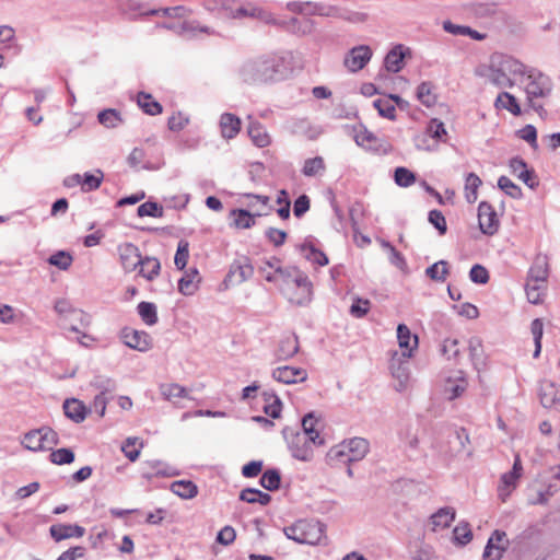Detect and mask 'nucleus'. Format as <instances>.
Returning <instances> with one entry per match:
<instances>
[{"label":"nucleus","mask_w":560,"mask_h":560,"mask_svg":"<svg viewBox=\"0 0 560 560\" xmlns=\"http://www.w3.org/2000/svg\"><path fill=\"white\" fill-rule=\"evenodd\" d=\"M291 52H271L247 60L240 69L241 79L248 84H265L284 80L292 72Z\"/></svg>","instance_id":"1"},{"label":"nucleus","mask_w":560,"mask_h":560,"mask_svg":"<svg viewBox=\"0 0 560 560\" xmlns=\"http://www.w3.org/2000/svg\"><path fill=\"white\" fill-rule=\"evenodd\" d=\"M477 75L486 78L500 89L513 88L525 75V65L512 56L492 54L489 65L477 70Z\"/></svg>","instance_id":"2"},{"label":"nucleus","mask_w":560,"mask_h":560,"mask_svg":"<svg viewBox=\"0 0 560 560\" xmlns=\"http://www.w3.org/2000/svg\"><path fill=\"white\" fill-rule=\"evenodd\" d=\"M276 273L279 277L278 287L282 293L287 285L290 288L300 287L302 296L300 299L292 298V304L303 306L311 302L313 284L305 272L295 266L282 267L281 265H278L276 267Z\"/></svg>","instance_id":"3"},{"label":"nucleus","mask_w":560,"mask_h":560,"mask_svg":"<svg viewBox=\"0 0 560 560\" xmlns=\"http://www.w3.org/2000/svg\"><path fill=\"white\" fill-rule=\"evenodd\" d=\"M527 80L525 93L529 106L537 113L544 112L542 104L538 103V98H546L551 94L552 81L541 71L525 66V75Z\"/></svg>","instance_id":"4"},{"label":"nucleus","mask_w":560,"mask_h":560,"mask_svg":"<svg viewBox=\"0 0 560 560\" xmlns=\"http://www.w3.org/2000/svg\"><path fill=\"white\" fill-rule=\"evenodd\" d=\"M283 435L291 456L304 463L313 459L315 446H320L325 443V440H315L307 435V433L288 428L283 430Z\"/></svg>","instance_id":"5"},{"label":"nucleus","mask_w":560,"mask_h":560,"mask_svg":"<svg viewBox=\"0 0 560 560\" xmlns=\"http://www.w3.org/2000/svg\"><path fill=\"white\" fill-rule=\"evenodd\" d=\"M283 532L287 538L299 544L315 545L322 537V529L318 523L303 520L284 527Z\"/></svg>","instance_id":"6"},{"label":"nucleus","mask_w":560,"mask_h":560,"mask_svg":"<svg viewBox=\"0 0 560 560\" xmlns=\"http://www.w3.org/2000/svg\"><path fill=\"white\" fill-rule=\"evenodd\" d=\"M523 474V466L518 455L515 456L513 467L510 471L504 472L500 478L498 486V498L505 502L511 493L516 489L518 479Z\"/></svg>","instance_id":"7"},{"label":"nucleus","mask_w":560,"mask_h":560,"mask_svg":"<svg viewBox=\"0 0 560 560\" xmlns=\"http://www.w3.org/2000/svg\"><path fill=\"white\" fill-rule=\"evenodd\" d=\"M253 275L254 267L252 266L249 259L247 257H242L232 262L223 283L226 287L241 284L252 278Z\"/></svg>","instance_id":"8"},{"label":"nucleus","mask_w":560,"mask_h":560,"mask_svg":"<svg viewBox=\"0 0 560 560\" xmlns=\"http://www.w3.org/2000/svg\"><path fill=\"white\" fill-rule=\"evenodd\" d=\"M373 51L368 45H359L351 48L345 57V67L350 72H358L362 70L371 60Z\"/></svg>","instance_id":"9"},{"label":"nucleus","mask_w":560,"mask_h":560,"mask_svg":"<svg viewBox=\"0 0 560 560\" xmlns=\"http://www.w3.org/2000/svg\"><path fill=\"white\" fill-rule=\"evenodd\" d=\"M508 547L509 539L506 538V533L500 529H495L487 541L482 553V559L501 560Z\"/></svg>","instance_id":"10"},{"label":"nucleus","mask_w":560,"mask_h":560,"mask_svg":"<svg viewBox=\"0 0 560 560\" xmlns=\"http://www.w3.org/2000/svg\"><path fill=\"white\" fill-rule=\"evenodd\" d=\"M346 128L349 130V135L352 136L357 145L365 150L378 151V138L372 131H370L364 125L357 124L353 126H346Z\"/></svg>","instance_id":"11"},{"label":"nucleus","mask_w":560,"mask_h":560,"mask_svg":"<svg viewBox=\"0 0 560 560\" xmlns=\"http://www.w3.org/2000/svg\"><path fill=\"white\" fill-rule=\"evenodd\" d=\"M229 15L233 19H245V18L255 19V20H259L266 24H275L276 23L275 18L272 16V14L269 11L262 9L261 7L253 4V3H246V4H243L234 10H231Z\"/></svg>","instance_id":"12"},{"label":"nucleus","mask_w":560,"mask_h":560,"mask_svg":"<svg viewBox=\"0 0 560 560\" xmlns=\"http://www.w3.org/2000/svg\"><path fill=\"white\" fill-rule=\"evenodd\" d=\"M478 222L480 231L486 235H493L499 229L498 215L487 201H481L478 206Z\"/></svg>","instance_id":"13"},{"label":"nucleus","mask_w":560,"mask_h":560,"mask_svg":"<svg viewBox=\"0 0 560 560\" xmlns=\"http://www.w3.org/2000/svg\"><path fill=\"white\" fill-rule=\"evenodd\" d=\"M117 252L125 272H132L138 268L142 257L138 246L129 242L122 243L118 245Z\"/></svg>","instance_id":"14"},{"label":"nucleus","mask_w":560,"mask_h":560,"mask_svg":"<svg viewBox=\"0 0 560 560\" xmlns=\"http://www.w3.org/2000/svg\"><path fill=\"white\" fill-rule=\"evenodd\" d=\"M271 376L279 383L291 385L306 381L307 372L302 368L283 365L273 369Z\"/></svg>","instance_id":"15"},{"label":"nucleus","mask_w":560,"mask_h":560,"mask_svg":"<svg viewBox=\"0 0 560 560\" xmlns=\"http://www.w3.org/2000/svg\"><path fill=\"white\" fill-rule=\"evenodd\" d=\"M119 8L125 13L129 14V16L132 19L136 18L138 14L139 15H155L161 12V10H150L147 12H140L141 5L133 0H119ZM182 11H183L182 7L166 8V9L162 10L163 14L170 15V16L179 15V12H182Z\"/></svg>","instance_id":"16"},{"label":"nucleus","mask_w":560,"mask_h":560,"mask_svg":"<svg viewBox=\"0 0 560 560\" xmlns=\"http://www.w3.org/2000/svg\"><path fill=\"white\" fill-rule=\"evenodd\" d=\"M121 339L124 343L131 349L141 352L150 349V336L144 331L124 328L121 330Z\"/></svg>","instance_id":"17"},{"label":"nucleus","mask_w":560,"mask_h":560,"mask_svg":"<svg viewBox=\"0 0 560 560\" xmlns=\"http://www.w3.org/2000/svg\"><path fill=\"white\" fill-rule=\"evenodd\" d=\"M51 538L59 542L69 538H80L85 534V528L78 524H54L49 527Z\"/></svg>","instance_id":"18"},{"label":"nucleus","mask_w":560,"mask_h":560,"mask_svg":"<svg viewBox=\"0 0 560 560\" xmlns=\"http://www.w3.org/2000/svg\"><path fill=\"white\" fill-rule=\"evenodd\" d=\"M397 339L398 345L402 351V357L409 359L413 354V350L418 347V336L412 335L410 329L405 324H399L397 326Z\"/></svg>","instance_id":"19"},{"label":"nucleus","mask_w":560,"mask_h":560,"mask_svg":"<svg viewBox=\"0 0 560 560\" xmlns=\"http://www.w3.org/2000/svg\"><path fill=\"white\" fill-rule=\"evenodd\" d=\"M455 510L451 506L439 509L430 517V526L433 532L447 528L455 520Z\"/></svg>","instance_id":"20"},{"label":"nucleus","mask_w":560,"mask_h":560,"mask_svg":"<svg viewBox=\"0 0 560 560\" xmlns=\"http://www.w3.org/2000/svg\"><path fill=\"white\" fill-rule=\"evenodd\" d=\"M200 281L201 278L197 268H190L178 280V291L186 296L192 295L199 289Z\"/></svg>","instance_id":"21"},{"label":"nucleus","mask_w":560,"mask_h":560,"mask_svg":"<svg viewBox=\"0 0 560 560\" xmlns=\"http://www.w3.org/2000/svg\"><path fill=\"white\" fill-rule=\"evenodd\" d=\"M299 349L298 336L295 334H289L281 338L276 355L278 360H289L299 352Z\"/></svg>","instance_id":"22"},{"label":"nucleus","mask_w":560,"mask_h":560,"mask_svg":"<svg viewBox=\"0 0 560 560\" xmlns=\"http://www.w3.org/2000/svg\"><path fill=\"white\" fill-rule=\"evenodd\" d=\"M241 119L231 113H224L220 117V130L224 139H233L241 130Z\"/></svg>","instance_id":"23"},{"label":"nucleus","mask_w":560,"mask_h":560,"mask_svg":"<svg viewBox=\"0 0 560 560\" xmlns=\"http://www.w3.org/2000/svg\"><path fill=\"white\" fill-rule=\"evenodd\" d=\"M139 276L148 281H153L161 271V262L156 257L145 256L141 257L139 262Z\"/></svg>","instance_id":"24"},{"label":"nucleus","mask_w":560,"mask_h":560,"mask_svg":"<svg viewBox=\"0 0 560 560\" xmlns=\"http://www.w3.org/2000/svg\"><path fill=\"white\" fill-rule=\"evenodd\" d=\"M65 415L75 423H81L86 418V407L75 398L66 399L63 402Z\"/></svg>","instance_id":"25"},{"label":"nucleus","mask_w":560,"mask_h":560,"mask_svg":"<svg viewBox=\"0 0 560 560\" xmlns=\"http://www.w3.org/2000/svg\"><path fill=\"white\" fill-rule=\"evenodd\" d=\"M343 443L347 445L346 447L352 462L361 460L369 452L370 444L363 438H353Z\"/></svg>","instance_id":"26"},{"label":"nucleus","mask_w":560,"mask_h":560,"mask_svg":"<svg viewBox=\"0 0 560 560\" xmlns=\"http://www.w3.org/2000/svg\"><path fill=\"white\" fill-rule=\"evenodd\" d=\"M171 491L182 499L189 500L198 494V487L191 480H176L171 483Z\"/></svg>","instance_id":"27"},{"label":"nucleus","mask_w":560,"mask_h":560,"mask_svg":"<svg viewBox=\"0 0 560 560\" xmlns=\"http://www.w3.org/2000/svg\"><path fill=\"white\" fill-rule=\"evenodd\" d=\"M494 107L498 109H505L514 116H520L522 113L517 100L509 92H501L497 96L494 101Z\"/></svg>","instance_id":"28"},{"label":"nucleus","mask_w":560,"mask_h":560,"mask_svg":"<svg viewBox=\"0 0 560 560\" xmlns=\"http://www.w3.org/2000/svg\"><path fill=\"white\" fill-rule=\"evenodd\" d=\"M416 96L418 101L425 107H432L438 102V95L434 92V85L429 81H424L418 85Z\"/></svg>","instance_id":"29"},{"label":"nucleus","mask_w":560,"mask_h":560,"mask_svg":"<svg viewBox=\"0 0 560 560\" xmlns=\"http://www.w3.org/2000/svg\"><path fill=\"white\" fill-rule=\"evenodd\" d=\"M247 131L252 141L258 148H265L270 144V137L260 122L250 121Z\"/></svg>","instance_id":"30"},{"label":"nucleus","mask_w":560,"mask_h":560,"mask_svg":"<svg viewBox=\"0 0 560 560\" xmlns=\"http://www.w3.org/2000/svg\"><path fill=\"white\" fill-rule=\"evenodd\" d=\"M402 46L398 45L392 50L387 52L384 59V66L387 71L397 73L401 70L404 65V52L401 50Z\"/></svg>","instance_id":"31"},{"label":"nucleus","mask_w":560,"mask_h":560,"mask_svg":"<svg viewBox=\"0 0 560 560\" xmlns=\"http://www.w3.org/2000/svg\"><path fill=\"white\" fill-rule=\"evenodd\" d=\"M347 445L342 442L339 445L332 446L326 454V462L330 466H336L340 463L347 464L351 463L350 454L347 451Z\"/></svg>","instance_id":"32"},{"label":"nucleus","mask_w":560,"mask_h":560,"mask_svg":"<svg viewBox=\"0 0 560 560\" xmlns=\"http://www.w3.org/2000/svg\"><path fill=\"white\" fill-rule=\"evenodd\" d=\"M240 500L252 504L259 503L260 505H267L270 503L271 497L256 488H246L241 491Z\"/></svg>","instance_id":"33"},{"label":"nucleus","mask_w":560,"mask_h":560,"mask_svg":"<svg viewBox=\"0 0 560 560\" xmlns=\"http://www.w3.org/2000/svg\"><path fill=\"white\" fill-rule=\"evenodd\" d=\"M540 402L545 408L556 407L560 401V398L557 397V388L553 383L545 382L540 386Z\"/></svg>","instance_id":"34"},{"label":"nucleus","mask_w":560,"mask_h":560,"mask_svg":"<svg viewBox=\"0 0 560 560\" xmlns=\"http://www.w3.org/2000/svg\"><path fill=\"white\" fill-rule=\"evenodd\" d=\"M443 28L450 34L469 36L476 40H482L486 37L485 34H481L469 26L453 24L451 21H445L443 23Z\"/></svg>","instance_id":"35"},{"label":"nucleus","mask_w":560,"mask_h":560,"mask_svg":"<svg viewBox=\"0 0 560 560\" xmlns=\"http://www.w3.org/2000/svg\"><path fill=\"white\" fill-rule=\"evenodd\" d=\"M139 107L148 115L155 116L162 113V105L152 95L140 92L137 96Z\"/></svg>","instance_id":"36"},{"label":"nucleus","mask_w":560,"mask_h":560,"mask_svg":"<svg viewBox=\"0 0 560 560\" xmlns=\"http://www.w3.org/2000/svg\"><path fill=\"white\" fill-rule=\"evenodd\" d=\"M325 171L326 165L322 156L306 159L302 167V174L306 177L323 175Z\"/></svg>","instance_id":"37"},{"label":"nucleus","mask_w":560,"mask_h":560,"mask_svg":"<svg viewBox=\"0 0 560 560\" xmlns=\"http://www.w3.org/2000/svg\"><path fill=\"white\" fill-rule=\"evenodd\" d=\"M392 375L398 381V385L396 389L398 392H402L406 389L408 381H409V369L407 362H392L390 364Z\"/></svg>","instance_id":"38"},{"label":"nucleus","mask_w":560,"mask_h":560,"mask_svg":"<svg viewBox=\"0 0 560 560\" xmlns=\"http://www.w3.org/2000/svg\"><path fill=\"white\" fill-rule=\"evenodd\" d=\"M380 244L388 253L389 262L401 271L407 270V261L402 254L398 252L388 241L381 240Z\"/></svg>","instance_id":"39"},{"label":"nucleus","mask_w":560,"mask_h":560,"mask_svg":"<svg viewBox=\"0 0 560 560\" xmlns=\"http://www.w3.org/2000/svg\"><path fill=\"white\" fill-rule=\"evenodd\" d=\"M104 178V174L101 170H95L94 173H84L81 175V189L83 192H90L96 190Z\"/></svg>","instance_id":"40"},{"label":"nucleus","mask_w":560,"mask_h":560,"mask_svg":"<svg viewBox=\"0 0 560 560\" xmlns=\"http://www.w3.org/2000/svg\"><path fill=\"white\" fill-rule=\"evenodd\" d=\"M425 136L439 141V142H446L447 141V131L444 126V124L438 119L432 118L428 122L425 127Z\"/></svg>","instance_id":"41"},{"label":"nucleus","mask_w":560,"mask_h":560,"mask_svg":"<svg viewBox=\"0 0 560 560\" xmlns=\"http://www.w3.org/2000/svg\"><path fill=\"white\" fill-rule=\"evenodd\" d=\"M469 357L475 369L480 370L485 365V354L481 340L471 338L468 343Z\"/></svg>","instance_id":"42"},{"label":"nucleus","mask_w":560,"mask_h":560,"mask_svg":"<svg viewBox=\"0 0 560 560\" xmlns=\"http://www.w3.org/2000/svg\"><path fill=\"white\" fill-rule=\"evenodd\" d=\"M137 310L144 324L153 326L158 323V311L154 303L144 301L140 302L137 306Z\"/></svg>","instance_id":"43"},{"label":"nucleus","mask_w":560,"mask_h":560,"mask_svg":"<svg viewBox=\"0 0 560 560\" xmlns=\"http://www.w3.org/2000/svg\"><path fill=\"white\" fill-rule=\"evenodd\" d=\"M160 393L164 397V399L176 404V398H187L188 394L185 387L172 383V384H162L160 386Z\"/></svg>","instance_id":"44"},{"label":"nucleus","mask_w":560,"mask_h":560,"mask_svg":"<svg viewBox=\"0 0 560 560\" xmlns=\"http://www.w3.org/2000/svg\"><path fill=\"white\" fill-rule=\"evenodd\" d=\"M97 120L106 128H115L122 122L120 113L114 108L101 110L97 115Z\"/></svg>","instance_id":"45"},{"label":"nucleus","mask_w":560,"mask_h":560,"mask_svg":"<svg viewBox=\"0 0 560 560\" xmlns=\"http://www.w3.org/2000/svg\"><path fill=\"white\" fill-rule=\"evenodd\" d=\"M448 272L447 261L445 260H439L425 269V276L438 282H444Z\"/></svg>","instance_id":"46"},{"label":"nucleus","mask_w":560,"mask_h":560,"mask_svg":"<svg viewBox=\"0 0 560 560\" xmlns=\"http://www.w3.org/2000/svg\"><path fill=\"white\" fill-rule=\"evenodd\" d=\"M231 215L234 217V224L238 229H249L255 225V217L256 214L249 213L244 209H234L231 212ZM257 215H261L257 213Z\"/></svg>","instance_id":"47"},{"label":"nucleus","mask_w":560,"mask_h":560,"mask_svg":"<svg viewBox=\"0 0 560 560\" xmlns=\"http://www.w3.org/2000/svg\"><path fill=\"white\" fill-rule=\"evenodd\" d=\"M265 401L267 402L264 406V411L269 417L276 419L280 417L281 413V400L273 393L265 392L264 394Z\"/></svg>","instance_id":"48"},{"label":"nucleus","mask_w":560,"mask_h":560,"mask_svg":"<svg viewBox=\"0 0 560 560\" xmlns=\"http://www.w3.org/2000/svg\"><path fill=\"white\" fill-rule=\"evenodd\" d=\"M373 106L381 117L387 118L389 120L396 119V107L389 97L375 100L373 102Z\"/></svg>","instance_id":"49"},{"label":"nucleus","mask_w":560,"mask_h":560,"mask_svg":"<svg viewBox=\"0 0 560 560\" xmlns=\"http://www.w3.org/2000/svg\"><path fill=\"white\" fill-rule=\"evenodd\" d=\"M281 477L277 469H267L260 477L259 483L268 491L278 490L280 487Z\"/></svg>","instance_id":"50"},{"label":"nucleus","mask_w":560,"mask_h":560,"mask_svg":"<svg viewBox=\"0 0 560 560\" xmlns=\"http://www.w3.org/2000/svg\"><path fill=\"white\" fill-rule=\"evenodd\" d=\"M148 466L154 471L158 477H174L179 475V470L162 460H149Z\"/></svg>","instance_id":"51"},{"label":"nucleus","mask_w":560,"mask_h":560,"mask_svg":"<svg viewBox=\"0 0 560 560\" xmlns=\"http://www.w3.org/2000/svg\"><path fill=\"white\" fill-rule=\"evenodd\" d=\"M301 250L303 252L304 257L314 264L319 266H326L328 264L327 256L313 244H303L301 246Z\"/></svg>","instance_id":"52"},{"label":"nucleus","mask_w":560,"mask_h":560,"mask_svg":"<svg viewBox=\"0 0 560 560\" xmlns=\"http://www.w3.org/2000/svg\"><path fill=\"white\" fill-rule=\"evenodd\" d=\"M145 152L142 148H135L127 158L130 167L136 170H155L150 163H144Z\"/></svg>","instance_id":"53"},{"label":"nucleus","mask_w":560,"mask_h":560,"mask_svg":"<svg viewBox=\"0 0 560 560\" xmlns=\"http://www.w3.org/2000/svg\"><path fill=\"white\" fill-rule=\"evenodd\" d=\"M482 184L480 177L475 173H468L465 178V191L466 199L468 202H475L477 200V189Z\"/></svg>","instance_id":"54"},{"label":"nucleus","mask_w":560,"mask_h":560,"mask_svg":"<svg viewBox=\"0 0 560 560\" xmlns=\"http://www.w3.org/2000/svg\"><path fill=\"white\" fill-rule=\"evenodd\" d=\"M314 26H315L314 21H312L310 19L300 20L296 18H292L289 21L290 30L294 34L302 35V36L311 34L314 31Z\"/></svg>","instance_id":"55"},{"label":"nucleus","mask_w":560,"mask_h":560,"mask_svg":"<svg viewBox=\"0 0 560 560\" xmlns=\"http://www.w3.org/2000/svg\"><path fill=\"white\" fill-rule=\"evenodd\" d=\"M498 187L513 199H521L523 197L521 187L514 184L508 176L502 175L499 177Z\"/></svg>","instance_id":"56"},{"label":"nucleus","mask_w":560,"mask_h":560,"mask_svg":"<svg viewBox=\"0 0 560 560\" xmlns=\"http://www.w3.org/2000/svg\"><path fill=\"white\" fill-rule=\"evenodd\" d=\"M318 419L315 417L314 412H308L305 415L302 419V433H307L311 438H314L315 440H324L319 431L316 430V423Z\"/></svg>","instance_id":"57"},{"label":"nucleus","mask_w":560,"mask_h":560,"mask_svg":"<svg viewBox=\"0 0 560 560\" xmlns=\"http://www.w3.org/2000/svg\"><path fill=\"white\" fill-rule=\"evenodd\" d=\"M441 353L447 360H457L460 353L458 340L455 338H445L441 345Z\"/></svg>","instance_id":"58"},{"label":"nucleus","mask_w":560,"mask_h":560,"mask_svg":"<svg viewBox=\"0 0 560 560\" xmlns=\"http://www.w3.org/2000/svg\"><path fill=\"white\" fill-rule=\"evenodd\" d=\"M189 258V243L186 240H180L177 245V250L174 257V262L177 269L184 270Z\"/></svg>","instance_id":"59"},{"label":"nucleus","mask_w":560,"mask_h":560,"mask_svg":"<svg viewBox=\"0 0 560 560\" xmlns=\"http://www.w3.org/2000/svg\"><path fill=\"white\" fill-rule=\"evenodd\" d=\"M39 430V439L43 444V451L50 450L54 445L59 443V438L56 431L49 427H42Z\"/></svg>","instance_id":"60"},{"label":"nucleus","mask_w":560,"mask_h":560,"mask_svg":"<svg viewBox=\"0 0 560 560\" xmlns=\"http://www.w3.org/2000/svg\"><path fill=\"white\" fill-rule=\"evenodd\" d=\"M22 444L25 448L32 452H40L43 451V444L39 439V430H31L24 434Z\"/></svg>","instance_id":"61"},{"label":"nucleus","mask_w":560,"mask_h":560,"mask_svg":"<svg viewBox=\"0 0 560 560\" xmlns=\"http://www.w3.org/2000/svg\"><path fill=\"white\" fill-rule=\"evenodd\" d=\"M137 213L139 217L161 218L163 215V208L156 202L147 201L138 207Z\"/></svg>","instance_id":"62"},{"label":"nucleus","mask_w":560,"mask_h":560,"mask_svg":"<svg viewBox=\"0 0 560 560\" xmlns=\"http://www.w3.org/2000/svg\"><path fill=\"white\" fill-rule=\"evenodd\" d=\"M395 183L400 187H409L416 182V175L406 167L395 170Z\"/></svg>","instance_id":"63"},{"label":"nucleus","mask_w":560,"mask_h":560,"mask_svg":"<svg viewBox=\"0 0 560 560\" xmlns=\"http://www.w3.org/2000/svg\"><path fill=\"white\" fill-rule=\"evenodd\" d=\"M72 260V256L63 250H59L48 258V262L50 265L56 266L61 270H67L71 266Z\"/></svg>","instance_id":"64"}]
</instances>
